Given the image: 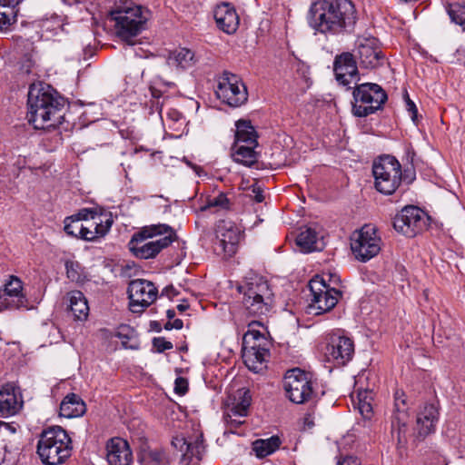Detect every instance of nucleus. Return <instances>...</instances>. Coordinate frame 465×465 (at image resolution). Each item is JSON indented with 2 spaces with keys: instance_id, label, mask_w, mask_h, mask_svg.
I'll list each match as a JSON object with an SVG mask.
<instances>
[{
  "instance_id": "22",
  "label": "nucleus",
  "mask_w": 465,
  "mask_h": 465,
  "mask_svg": "<svg viewBox=\"0 0 465 465\" xmlns=\"http://www.w3.org/2000/svg\"><path fill=\"white\" fill-rule=\"evenodd\" d=\"M217 26L226 34L234 33L239 26V16L235 8L229 3H222L213 10Z\"/></svg>"
},
{
  "instance_id": "28",
  "label": "nucleus",
  "mask_w": 465,
  "mask_h": 465,
  "mask_svg": "<svg viewBox=\"0 0 465 465\" xmlns=\"http://www.w3.org/2000/svg\"><path fill=\"white\" fill-rule=\"evenodd\" d=\"M167 64L176 69H188L196 63L194 53L188 48H178L169 53Z\"/></svg>"
},
{
  "instance_id": "14",
  "label": "nucleus",
  "mask_w": 465,
  "mask_h": 465,
  "mask_svg": "<svg viewBox=\"0 0 465 465\" xmlns=\"http://www.w3.org/2000/svg\"><path fill=\"white\" fill-rule=\"evenodd\" d=\"M427 227L425 213L419 207L405 206L393 219V228L403 235L412 238Z\"/></svg>"
},
{
  "instance_id": "17",
  "label": "nucleus",
  "mask_w": 465,
  "mask_h": 465,
  "mask_svg": "<svg viewBox=\"0 0 465 465\" xmlns=\"http://www.w3.org/2000/svg\"><path fill=\"white\" fill-rule=\"evenodd\" d=\"M22 282L15 276L0 289V311L27 308V299L22 292Z\"/></svg>"
},
{
  "instance_id": "58",
  "label": "nucleus",
  "mask_w": 465,
  "mask_h": 465,
  "mask_svg": "<svg viewBox=\"0 0 465 465\" xmlns=\"http://www.w3.org/2000/svg\"><path fill=\"white\" fill-rule=\"evenodd\" d=\"M166 316H167V318H168L169 320H171V319L174 318V316H175V312H174V310H173V309H169V310H167V312H166Z\"/></svg>"
},
{
  "instance_id": "46",
  "label": "nucleus",
  "mask_w": 465,
  "mask_h": 465,
  "mask_svg": "<svg viewBox=\"0 0 465 465\" xmlns=\"http://www.w3.org/2000/svg\"><path fill=\"white\" fill-rule=\"evenodd\" d=\"M74 218H77L79 222L87 221L88 219L97 220V213L94 209L92 208H84L81 209L77 213L72 215Z\"/></svg>"
},
{
  "instance_id": "3",
  "label": "nucleus",
  "mask_w": 465,
  "mask_h": 465,
  "mask_svg": "<svg viewBox=\"0 0 465 465\" xmlns=\"http://www.w3.org/2000/svg\"><path fill=\"white\" fill-rule=\"evenodd\" d=\"M177 238L175 231L169 225L159 223L143 227L129 242L130 251L140 259L155 257Z\"/></svg>"
},
{
  "instance_id": "62",
  "label": "nucleus",
  "mask_w": 465,
  "mask_h": 465,
  "mask_svg": "<svg viewBox=\"0 0 465 465\" xmlns=\"http://www.w3.org/2000/svg\"><path fill=\"white\" fill-rule=\"evenodd\" d=\"M173 286H167V287H165V288L163 289V293H165V294H167V295H168V294H169V292H170V291H173Z\"/></svg>"
},
{
  "instance_id": "55",
  "label": "nucleus",
  "mask_w": 465,
  "mask_h": 465,
  "mask_svg": "<svg viewBox=\"0 0 465 465\" xmlns=\"http://www.w3.org/2000/svg\"><path fill=\"white\" fill-rule=\"evenodd\" d=\"M16 0H0V5H10L15 9Z\"/></svg>"
},
{
  "instance_id": "34",
  "label": "nucleus",
  "mask_w": 465,
  "mask_h": 465,
  "mask_svg": "<svg viewBox=\"0 0 465 465\" xmlns=\"http://www.w3.org/2000/svg\"><path fill=\"white\" fill-rule=\"evenodd\" d=\"M281 440L278 436H272L268 439H258L252 443V450L259 459L272 454L280 448Z\"/></svg>"
},
{
  "instance_id": "20",
  "label": "nucleus",
  "mask_w": 465,
  "mask_h": 465,
  "mask_svg": "<svg viewBox=\"0 0 465 465\" xmlns=\"http://www.w3.org/2000/svg\"><path fill=\"white\" fill-rule=\"evenodd\" d=\"M327 354L337 365H345L354 355L353 341L346 336H333L327 347Z\"/></svg>"
},
{
  "instance_id": "42",
  "label": "nucleus",
  "mask_w": 465,
  "mask_h": 465,
  "mask_svg": "<svg viewBox=\"0 0 465 465\" xmlns=\"http://www.w3.org/2000/svg\"><path fill=\"white\" fill-rule=\"evenodd\" d=\"M64 229L68 235L78 238L81 231L83 230V224L77 220V218L69 216L64 220Z\"/></svg>"
},
{
  "instance_id": "21",
  "label": "nucleus",
  "mask_w": 465,
  "mask_h": 465,
  "mask_svg": "<svg viewBox=\"0 0 465 465\" xmlns=\"http://www.w3.org/2000/svg\"><path fill=\"white\" fill-rule=\"evenodd\" d=\"M439 420V410L435 404H426L417 416L416 438L422 440L429 434L434 432L435 425Z\"/></svg>"
},
{
  "instance_id": "4",
  "label": "nucleus",
  "mask_w": 465,
  "mask_h": 465,
  "mask_svg": "<svg viewBox=\"0 0 465 465\" xmlns=\"http://www.w3.org/2000/svg\"><path fill=\"white\" fill-rule=\"evenodd\" d=\"M237 291L242 295V307L249 316L260 318L271 311L273 294L262 277L247 278L237 286Z\"/></svg>"
},
{
  "instance_id": "33",
  "label": "nucleus",
  "mask_w": 465,
  "mask_h": 465,
  "mask_svg": "<svg viewBox=\"0 0 465 465\" xmlns=\"http://www.w3.org/2000/svg\"><path fill=\"white\" fill-rule=\"evenodd\" d=\"M258 145L233 143L232 156L233 161L246 166H251L257 162V153L254 149Z\"/></svg>"
},
{
  "instance_id": "52",
  "label": "nucleus",
  "mask_w": 465,
  "mask_h": 465,
  "mask_svg": "<svg viewBox=\"0 0 465 465\" xmlns=\"http://www.w3.org/2000/svg\"><path fill=\"white\" fill-rule=\"evenodd\" d=\"M113 5L111 9L115 8H127V6L134 5L133 0H111Z\"/></svg>"
},
{
  "instance_id": "64",
  "label": "nucleus",
  "mask_w": 465,
  "mask_h": 465,
  "mask_svg": "<svg viewBox=\"0 0 465 465\" xmlns=\"http://www.w3.org/2000/svg\"><path fill=\"white\" fill-rule=\"evenodd\" d=\"M255 323H260L259 322H256V321H253L250 325L252 324H255Z\"/></svg>"
},
{
  "instance_id": "2",
  "label": "nucleus",
  "mask_w": 465,
  "mask_h": 465,
  "mask_svg": "<svg viewBox=\"0 0 465 465\" xmlns=\"http://www.w3.org/2000/svg\"><path fill=\"white\" fill-rule=\"evenodd\" d=\"M27 118L35 129L50 130L62 124L64 100L48 84H32L28 92Z\"/></svg>"
},
{
  "instance_id": "49",
  "label": "nucleus",
  "mask_w": 465,
  "mask_h": 465,
  "mask_svg": "<svg viewBox=\"0 0 465 465\" xmlns=\"http://www.w3.org/2000/svg\"><path fill=\"white\" fill-rule=\"evenodd\" d=\"M188 391V381L183 377H178L174 382V391L179 395H184Z\"/></svg>"
},
{
  "instance_id": "32",
  "label": "nucleus",
  "mask_w": 465,
  "mask_h": 465,
  "mask_svg": "<svg viewBox=\"0 0 465 465\" xmlns=\"http://www.w3.org/2000/svg\"><path fill=\"white\" fill-rule=\"evenodd\" d=\"M141 465H169L168 454L162 449L142 448L137 455Z\"/></svg>"
},
{
  "instance_id": "37",
  "label": "nucleus",
  "mask_w": 465,
  "mask_h": 465,
  "mask_svg": "<svg viewBox=\"0 0 465 465\" xmlns=\"http://www.w3.org/2000/svg\"><path fill=\"white\" fill-rule=\"evenodd\" d=\"M16 22V13L13 6L0 5V32L7 31Z\"/></svg>"
},
{
  "instance_id": "16",
  "label": "nucleus",
  "mask_w": 465,
  "mask_h": 465,
  "mask_svg": "<svg viewBox=\"0 0 465 465\" xmlns=\"http://www.w3.org/2000/svg\"><path fill=\"white\" fill-rule=\"evenodd\" d=\"M333 70L336 80L342 85L351 89L352 82H358L359 72L356 58L353 54L344 52L335 56L333 63Z\"/></svg>"
},
{
  "instance_id": "13",
  "label": "nucleus",
  "mask_w": 465,
  "mask_h": 465,
  "mask_svg": "<svg viewBox=\"0 0 465 465\" xmlns=\"http://www.w3.org/2000/svg\"><path fill=\"white\" fill-rule=\"evenodd\" d=\"M217 97L231 107H239L248 100L247 87L242 79L230 72H224L215 90Z\"/></svg>"
},
{
  "instance_id": "47",
  "label": "nucleus",
  "mask_w": 465,
  "mask_h": 465,
  "mask_svg": "<svg viewBox=\"0 0 465 465\" xmlns=\"http://www.w3.org/2000/svg\"><path fill=\"white\" fill-rule=\"evenodd\" d=\"M153 346L155 348L156 351L159 353L163 352L164 351L173 349V343L171 341H166L163 337H155L153 339Z\"/></svg>"
},
{
  "instance_id": "36",
  "label": "nucleus",
  "mask_w": 465,
  "mask_h": 465,
  "mask_svg": "<svg viewBox=\"0 0 465 465\" xmlns=\"http://www.w3.org/2000/svg\"><path fill=\"white\" fill-rule=\"evenodd\" d=\"M446 10L451 22L459 25L465 31V4H449Z\"/></svg>"
},
{
  "instance_id": "31",
  "label": "nucleus",
  "mask_w": 465,
  "mask_h": 465,
  "mask_svg": "<svg viewBox=\"0 0 465 465\" xmlns=\"http://www.w3.org/2000/svg\"><path fill=\"white\" fill-rule=\"evenodd\" d=\"M409 413L402 412L392 414L391 417V437L397 440L399 447H404L407 443Z\"/></svg>"
},
{
  "instance_id": "48",
  "label": "nucleus",
  "mask_w": 465,
  "mask_h": 465,
  "mask_svg": "<svg viewBox=\"0 0 465 465\" xmlns=\"http://www.w3.org/2000/svg\"><path fill=\"white\" fill-rule=\"evenodd\" d=\"M98 221H95L97 228L99 230L101 237L105 235L107 232L110 230L113 220L112 218H107L105 221H103L100 216H98Z\"/></svg>"
},
{
  "instance_id": "30",
  "label": "nucleus",
  "mask_w": 465,
  "mask_h": 465,
  "mask_svg": "<svg viewBox=\"0 0 465 465\" xmlns=\"http://www.w3.org/2000/svg\"><path fill=\"white\" fill-rule=\"evenodd\" d=\"M236 131L234 134V143L238 144L258 145V134L251 121L238 120L235 124Z\"/></svg>"
},
{
  "instance_id": "39",
  "label": "nucleus",
  "mask_w": 465,
  "mask_h": 465,
  "mask_svg": "<svg viewBox=\"0 0 465 465\" xmlns=\"http://www.w3.org/2000/svg\"><path fill=\"white\" fill-rule=\"evenodd\" d=\"M218 208V209H228L229 208V200L223 193H220L216 196H209L206 199L204 205L201 207L202 211H205L210 208Z\"/></svg>"
},
{
  "instance_id": "8",
  "label": "nucleus",
  "mask_w": 465,
  "mask_h": 465,
  "mask_svg": "<svg viewBox=\"0 0 465 465\" xmlns=\"http://www.w3.org/2000/svg\"><path fill=\"white\" fill-rule=\"evenodd\" d=\"M352 114L365 117L381 109L388 99L385 91L377 84L364 83L353 90Z\"/></svg>"
},
{
  "instance_id": "44",
  "label": "nucleus",
  "mask_w": 465,
  "mask_h": 465,
  "mask_svg": "<svg viewBox=\"0 0 465 465\" xmlns=\"http://www.w3.org/2000/svg\"><path fill=\"white\" fill-rule=\"evenodd\" d=\"M408 412V407L406 402V395L402 391H397L394 394V411L393 414Z\"/></svg>"
},
{
  "instance_id": "1",
  "label": "nucleus",
  "mask_w": 465,
  "mask_h": 465,
  "mask_svg": "<svg viewBox=\"0 0 465 465\" xmlns=\"http://www.w3.org/2000/svg\"><path fill=\"white\" fill-rule=\"evenodd\" d=\"M309 25L325 36L351 34L357 23L355 5L350 0H319L312 4Z\"/></svg>"
},
{
  "instance_id": "12",
  "label": "nucleus",
  "mask_w": 465,
  "mask_h": 465,
  "mask_svg": "<svg viewBox=\"0 0 465 465\" xmlns=\"http://www.w3.org/2000/svg\"><path fill=\"white\" fill-rule=\"evenodd\" d=\"M309 288L312 292L311 302L309 304L310 313H314L315 315L330 312L335 307L339 299L341 297V291L331 288L325 283V281L319 276L310 281Z\"/></svg>"
},
{
  "instance_id": "61",
  "label": "nucleus",
  "mask_w": 465,
  "mask_h": 465,
  "mask_svg": "<svg viewBox=\"0 0 465 465\" xmlns=\"http://www.w3.org/2000/svg\"><path fill=\"white\" fill-rule=\"evenodd\" d=\"M164 329L167 330V331H170L172 329H173V322H167L164 325Z\"/></svg>"
},
{
  "instance_id": "53",
  "label": "nucleus",
  "mask_w": 465,
  "mask_h": 465,
  "mask_svg": "<svg viewBox=\"0 0 465 465\" xmlns=\"http://www.w3.org/2000/svg\"><path fill=\"white\" fill-rule=\"evenodd\" d=\"M337 465H361V463L357 457L347 456L338 461Z\"/></svg>"
},
{
  "instance_id": "41",
  "label": "nucleus",
  "mask_w": 465,
  "mask_h": 465,
  "mask_svg": "<svg viewBox=\"0 0 465 465\" xmlns=\"http://www.w3.org/2000/svg\"><path fill=\"white\" fill-rule=\"evenodd\" d=\"M41 27L43 30L57 34L59 30H64L63 19L56 15H52L50 18L42 21Z\"/></svg>"
},
{
  "instance_id": "59",
  "label": "nucleus",
  "mask_w": 465,
  "mask_h": 465,
  "mask_svg": "<svg viewBox=\"0 0 465 465\" xmlns=\"http://www.w3.org/2000/svg\"><path fill=\"white\" fill-rule=\"evenodd\" d=\"M151 326L152 328H153L155 331H161V326H160V323L157 322H151Z\"/></svg>"
},
{
  "instance_id": "6",
  "label": "nucleus",
  "mask_w": 465,
  "mask_h": 465,
  "mask_svg": "<svg viewBox=\"0 0 465 465\" xmlns=\"http://www.w3.org/2000/svg\"><path fill=\"white\" fill-rule=\"evenodd\" d=\"M407 173V170L402 172L401 164L394 156H380L372 163L374 187L382 194L391 195L400 188L402 182H412L413 177L409 179Z\"/></svg>"
},
{
  "instance_id": "9",
  "label": "nucleus",
  "mask_w": 465,
  "mask_h": 465,
  "mask_svg": "<svg viewBox=\"0 0 465 465\" xmlns=\"http://www.w3.org/2000/svg\"><path fill=\"white\" fill-rule=\"evenodd\" d=\"M283 388L286 397L296 404L308 402L315 393L310 374L299 368L286 371Z\"/></svg>"
},
{
  "instance_id": "18",
  "label": "nucleus",
  "mask_w": 465,
  "mask_h": 465,
  "mask_svg": "<svg viewBox=\"0 0 465 465\" xmlns=\"http://www.w3.org/2000/svg\"><path fill=\"white\" fill-rule=\"evenodd\" d=\"M239 400L237 403L229 408L223 414V420L228 431L234 433V430L244 423V418L248 415V409L251 405V395L249 391H238Z\"/></svg>"
},
{
  "instance_id": "25",
  "label": "nucleus",
  "mask_w": 465,
  "mask_h": 465,
  "mask_svg": "<svg viewBox=\"0 0 465 465\" xmlns=\"http://www.w3.org/2000/svg\"><path fill=\"white\" fill-rule=\"evenodd\" d=\"M216 237L219 247H221L225 253L230 256L235 253L240 240V232L237 228L232 225L229 227L219 226Z\"/></svg>"
},
{
  "instance_id": "15",
  "label": "nucleus",
  "mask_w": 465,
  "mask_h": 465,
  "mask_svg": "<svg viewBox=\"0 0 465 465\" xmlns=\"http://www.w3.org/2000/svg\"><path fill=\"white\" fill-rule=\"evenodd\" d=\"M127 293L131 312L142 313L156 300L158 289L150 281L136 279L130 282Z\"/></svg>"
},
{
  "instance_id": "50",
  "label": "nucleus",
  "mask_w": 465,
  "mask_h": 465,
  "mask_svg": "<svg viewBox=\"0 0 465 465\" xmlns=\"http://www.w3.org/2000/svg\"><path fill=\"white\" fill-rule=\"evenodd\" d=\"M406 108L408 112L411 114V120L415 123L418 116V110L414 102H412L408 95L406 97Z\"/></svg>"
},
{
  "instance_id": "45",
  "label": "nucleus",
  "mask_w": 465,
  "mask_h": 465,
  "mask_svg": "<svg viewBox=\"0 0 465 465\" xmlns=\"http://www.w3.org/2000/svg\"><path fill=\"white\" fill-rule=\"evenodd\" d=\"M91 227H94V230L90 229L87 226L83 225V230L81 231L78 238L90 242V241H94L95 239L101 237L95 222H94L91 224Z\"/></svg>"
},
{
  "instance_id": "23",
  "label": "nucleus",
  "mask_w": 465,
  "mask_h": 465,
  "mask_svg": "<svg viewBox=\"0 0 465 465\" xmlns=\"http://www.w3.org/2000/svg\"><path fill=\"white\" fill-rule=\"evenodd\" d=\"M106 459L110 465H129L133 456L129 444L121 438L111 439L106 445Z\"/></svg>"
},
{
  "instance_id": "38",
  "label": "nucleus",
  "mask_w": 465,
  "mask_h": 465,
  "mask_svg": "<svg viewBox=\"0 0 465 465\" xmlns=\"http://www.w3.org/2000/svg\"><path fill=\"white\" fill-rule=\"evenodd\" d=\"M65 270L67 278L74 282H84L85 276L84 275L83 268L78 262L67 261L65 262Z\"/></svg>"
},
{
  "instance_id": "5",
  "label": "nucleus",
  "mask_w": 465,
  "mask_h": 465,
  "mask_svg": "<svg viewBox=\"0 0 465 465\" xmlns=\"http://www.w3.org/2000/svg\"><path fill=\"white\" fill-rule=\"evenodd\" d=\"M71 443L70 437L62 427H51L41 433L37 454L45 465L61 464L71 455Z\"/></svg>"
},
{
  "instance_id": "11",
  "label": "nucleus",
  "mask_w": 465,
  "mask_h": 465,
  "mask_svg": "<svg viewBox=\"0 0 465 465\" xmlns=\"http://www.w3.org/2000/svg\"><path fill=\"white\" fill-rule=\"evenodd\" d=\"M381 242L375 227L367 224L352 233L351 249L358 261L365 262L380 252Z\"/></svg>"
},
{
  "instance_id": "54",
  "label": "nucleus",
  "mask_w": 465,
  "mask_h": 465,
  "mask_svg": "<svg viewBox=\"0 0 465 465\" xmlns=\"http://www.w3.org/2000/svg\"><path fill=\"white\" fill-rule=\"evenodd\" d=\"M5 429L6 430H9L11 433L16 432V427L13 424L6 423L5 421H0V430Z\"/></svg>"
},
{
  "instance_id": "7",
  "label": "nucleus",
  "mask_w": 465,
  "mask_h": 465,
  "mask_svg": "<svg viewBox=\"0 0 465 465\" xmlns=\"http://www.w3.org/2000/svg\"><path fill=\"white\" fill-rule=\"evenodd\" d=\"M148 10L141 5H130L127 8L110 9L109 18L114 22L116 35L124 41L133 45L131 38L136 36L143 29L147 21Z\"/></svg>"
},
{
  "instance_id": "19",
  "label": "nucleus",
  "mask_w": 465,
  "mask_h": 465,
  "mask_svg": "<svg viewBox=\"0 0 465 465\" xmlns=\"http://www.w3.org/2000/svg\"><path fill=\"white\" fill-rule=\"evenodd\" d=\"M354 56L359 59L360 64L365 68L377 67L383 60L382 52L377 46L375 38L358 40Z\"/></svg>"
},
{
  "instance_id": "29",
  "label": "nucleus",
  "mask_w": 465,
  "mask_h": 465,
  "mask_svg": "<svg viewBox=\"0 0 465 465\" xmlns=\"http://www.w3.org/2000/svg\"><path fill=\"white\" fill-rule=\"evenodd\" d=\"M69 309L74 319L78 321L86 320L89 314V306L86 298L80 291H72L67 293Z\"/></svg>"
},
{
  "instance_id": "27",
  "label": "nucleus",
  "mask_w": 465,
  "mask_h": 465,
  "mask_svg": "<svg viewBox=\"0 0 465 465\" xmlns=\"http://www.w3.org/2000/svg\"><path fill=\"white\" fill-rule=\"evenodd\" d=\"M173 444L177 447V444H180V450L183 451V447L185 446V453L184 457L192 460L193 458H196L198 460H202L203 454L205 450V446L203 443V435L198 434L194 438H190L189 440L185 439H175V441H173Z\"/></svg>"
},
{
  "instance_id": "35",
  "label": "nucleus",
  "mask_w": 465,
  "mask_h": 465,
  "mask_svg": "<svg viewBox=\"0 0 465 465\" xmlns=\"http://www.w3.org/2000/svg\"><path fill=\"white\" fill-rule=\"evenodd\" d=\"M296 243L302 248L303 252H309L315 250H319L318 244V234L315 230L312 228H306L302 231L297 238Z\"/></svg>"
},
{
  "instance_id": "56",
  "label": "nucleus",
  "mask_w": 465,
  "mask_h": 465,
  "mask_svg": "<svg viewBox=\"0 0 465 465\" xmlns=\"http://www.w3.org/2000/svg\"><path fill=\"white\" fill-rule=\"evenodd\" d=\"M173 329L181 330L183 326V322L182 320L176 319L173 322Z\"/></svg>"
},
{
  "instance_id": "57",
  "label": "nucleus",
  "mask_w": 465,
  "mask_h": 465,
  "mask_svg": "<svg viewBox=\"0 0 465 465\" xmlns=\"http://www.w3.org/2000/svg\"><path fill=\"white\" fill-rule=\"evenodd\" d=\"M189 305L185 303H181L177 305V310L181 312H185L188 309Z\"/></svg>"
},
{
  "instance_id": "40",
  "label": "nucleus",
  "mask_w": 465,
  "mask_h": 465,
  "mask_svg": "<svg viewBox=\"0 0 465 465\" xmlns=\"http://www.w3.org/2000/svg\"><path fill=\"white\" fill-rule=\"evenodd\" d=\"M358 409L361 416L365 420H371L373 410L370 401H368V392H359L358 394Z\"/></svg>"
},
{
  "instance_id": "51",
  "label": "nucleus",
  "mask_w": 465,
  "mask_h": 465,
  "mask_svg": "<svg viewBox=\"0 0 465 465\" xmlns=\"http://www.w3.org/2000/svg\"><path fill=\"white\" fill-rule=\"evenodd\" d=\"M251 188H252V193H253V195H251V196L253 197V200L256 203H262L264 200V196L262 194V189L259 186H257L256 184L252 185Z\"/></svg>"
},
{
  "instance_id": "24",
  "label": "nucleus",
  "mask_w": 465,
  "mask_h": 465,
  "mask_svg": "<svg viewBox=\"0 0 465 465\" xmlns=\"http://www.w3.org/2000/svg\"><path fill=\"white\" fill-rule=\"evenodd\" d=\"M23 401L18 389L11 384L5 385L0 391V413L8 417L16 414L22 408Z\"/></svg>"
},
{
  "instance_id": "10",
  "label": "nucleus",
  "mask_w": 465,
  "mask_h": 465,
  "mask_svg": "<svg viewBox=\"0 0 465 465\" xmlns=\"http://www.w3.org/2000/svg\"><path fill=\"white\" fill-rule=\"evenodd\" d=\"M268 341L259 331L249 330L242 338V358L249 370L259 372L269 356Z\"/></svg>"
},
{
  "instance_id": "43",
  "label": "nucleus",
  "mask_w": 465,
  "mask_h": 465,
  "mask_svg": "<svg viewBox=\"0 0 465 465\" xmlns=\"http://www.w3.org/2000/svg\"><path fill=\"white\" fill-rule=\"evenodd\" d=\"M131 333H133V331L130 330L127 326H123L120 328V330L115 333V337L119 338L122 341V345L125 349H132L135 350L138 348V346L135 344H129V340L131 339Z\"/></svg>"
},
{
  "instance_id": "63",
  "label": "nucleus",
  "mask_w": 465,
  "mask_h": 465,
  "mask_svg": "<svg viewBox=\"0 0 465 465\" xmlns=\"http://www.w3.org/2000/svg\"><path fill=\"white\" fill-rule=\"evenodd\" d=\"M151 92H152L153 96H154V97L160 96V93L157 90H155L154 88H152Z\"/></svg>"
},
{
  "instance_id": "26",
  "label": "nucleus",
  "mask_w": 465,
  "mask_h": 465,
  "mask_svg": "<svg viewBox=\"0 0 465 465\" xmlns=\"http://www.w3.org/2000/svg\"><path fill=\"white\" fill-rule=\"evenodd\" d=\"M86 411L81 397L75 393L67 394L60 404V415L68 419L80 417Z\"/></svg>"
},
{
  "instance_id": "60",
  "label": "nucleus",
  "mask_w": 465,
  "mask_h": 465,
  "mask_svg": "<svg viewBox=\"0 0 465 465\" xmlns=\"http://www.w3.org/2000/svg\"><path fill=\"white\" fill-rule=\"evenodd\" d=\"M62 1L68 5H73L79 2V0H62Z\"/></svg>"
}]
</instances>
